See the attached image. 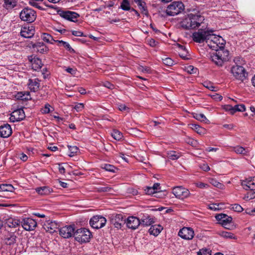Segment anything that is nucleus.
<instances>
[{
	"label": "nucleus",
	"instance_id": "f257e3e1",
	"mask_svg": "<svg viewBox=\"0 0 255 255\" xmlns=\"http://www.w3.org/2000/svg\"><path fill=\"white\" fill-rule=\"evenodd\" d=\"M208 36L206 43L215 51L210 54V59L217 66L222 67L229 59V51L224 49L225 41L222 37L213 34L212 31Z\"/></svg>",
	"mask_w": 255,
	"mask_h": 255
},
{
	"label": "nucleus",
	"instance_id": "f03ea898",
	"mask_svg": "<svg viewBox=\"0 0 255 255\" xmlns=\"http://www.w3.org/2000/svg\"><path fill=\"white\" fill-rule=\"evenodd\" d=\"M204 20V16L190 13L181 22V26L187 30L194 29L198 27Z\"/></svg>",
	"mask_w": 255,
	"mask_h": 255
},
{
	"label": "nucleus",
	"instance_id": "7ed1b4c3",
	"mask_svg": "<svg viewBox=\"0 0 255 255\" xmlns=\"http://www.w3.org/2000/svg\"><path fill=\"white\" fill-rule=\"evenodd\" d=\"M75 240L81 243L89 242L91 238V232L86 228L77 229L75 233Z\"/></svg>",
	"mask_w": 255,
	"mask_h": 255
},
{
	"label": "nucleus",
	"instance_id": "20e7f679",
	"mask_svg": "<svg viewBox=\"0 0 255 255\" xmlns=\"http://www.w3.org/2000/svg\"><path fill=\"white\" fill-rule=\"evenodd\" d=\"M231 72L236 80L242 82L246 80L248 76V73L246 72L245 69L238 65L233 66Z\"/></svg>",
	"mask_w": 255,
	"mask_h": 255
},
{
	"label": "nucleus",
	"instance_id": "39448f33",
	"mask_svg": "<svg viewBox=\"0 0 255 255\" xmlns=\"http://www.w3.org/2000/svg\"><path fill=\"white\" fill-rule=\"evenodd\" d=\"M19 16L21 20L31 23L36 19V14L31 8L25 7L20 12Z\"/></svg>",
	"mask_w": 255,
	"mask_h": 255
},
{
	"label": "nucleus",
	"instance_id": "423d86ee",
	"mask_svg": "<svg viewBox=\"0 0 255 255\" xmlns=\"http://www.w3.org/2000/svg\"><path fill=\"white\" fill-rule=\"evenodd\" d=\"M183 9L184 5L182 2L174 1L167 6L166 12L168 15L174 16L181 12Z\"/></svg>",
	"mask_w": 255,
	"mask_h": 255
},
{
	"label": "nucleus",
	"instance_id": "0eeeda50",
	"mask_svg": "<svg viewBox=\"0 0 255 255\" xmlns=\"http://www.w3.org/2000/svg\"><path fill=\"white\" fill-rule=\"evenodd\" d=\"M211 31L199 29L198 31L195 32L192 34L193 40L198 43L207 42L208 35L210 33Z\"/></svg>",
	"mask_w": 255,
	"mask_h": 255
},
{
	"label": "nucleus",
	"instance_id": "6e6552de",
	"mask_svg": "<svg viewBox=\"0 0 255 255\" xmlns=\"http://www.w3.org/2000/svg\"><path fill=\"white\" fill-rule=\"evenodd\" d=\"M107 222L106 219L102 216H95L90 220L91 226L96 229H100L103 227Z\"/></svg>",
	"mask_w": 255,
	"mask_h": 255
},
{
	"label": "nucleus",
	"instance_id": "1a4fd4ad",
	"mask_svg": "<svg viewBox=\"0 0 255 255\" xmlns=\"http://www.w3.org/2000/svg\"><path fill=\"white\" fill-rule=\"evenodd\" d=\"M57 13L61 17L74 22H76L77 18L80 17L78 13L69 10H59L57 11Z\"/></svg>",
	"mask_w": 255,
	"mask_h": 255
},
{
	"label": "nucleus",
	"instance_id": "9d476101",
	"mask_svg": "<svg viewBox=\"0 0 255 255\" xmlns=\"http://www.w3.org/2000/svg\"><path fill=\"white\" fill-rule=\"evenodd\" d=\"M172 193L176 198L181 200L187 198L190 195V191L182 186L174 187L172 189Z\"/></svg>",
	"mask_w": 255,
	"mask_h": 255
},
{
	"label": "nucleus",
	"instance_id": "9b49d317",
	"mask_svg": "<svg viewBox=\"0 0 255 255\" xmlns=\"http://www.w3.org/2000/svg\"><path fill=\"white\" fill-rule=\"evenodd\" d=\"M60 235L64 238H69L75 235V228L73 226H65L58 229Z\"/></svg>",
	"mask_w": 255,
	"mask_h": 255
},
{
	"label": "nucleus",
	"instance_id": "f8f14e48",
	"mask_svg": "<svg viewBox=\"0 0 255 255\" xmlns=\"http://www.w3.org/2000/svg\"><path fill=\"white\" fill-rule=\"evenodd\" d=\"M25 117L23 109L20 108L13 111L10 114L9 120L14 123L23 120Z\"/></svg>",
	"mask_w": 255,
	"mask_h": 255
},
{
	"label": "nucleus",
	"instance_id": "ddd939ff",
	"mask_svg": "<svg viewBox=\"0 0 255 255\" xmlns=\"http://www.w3.org/2000/svg\"><path fill=\"white\" fill-rule=\"evenodd\" d=\"M178 235L183 239L190 240L193 238L194 232L191 228L184 227L180 230Z\"/></svg>",
	"mask_w": 255,
	"mask_h": 255
},
{
	"label": "nucleus",
	"instance_id": "4468645a",
	"mask_svg": "<svg viewBox=\"0 0 255 255\" xmlns=\"http://www.w3.org/2000/svg\"><path fill=\"white\" fill-rule=\"evenodd\" d=\"M21 225L23 229L26 231H32L37 226L36 221L32 218H25L21 222Z\"/></svg>",
	"mask_w": 255,
	"mask_h": 255
},
{
	"label": "nucleus",
	"instance_id": "2eb2a0df",
	"mask_svg": "<svg viewBox=\"0 0 255 255\" xmlns=\"http://www.w3.org/2000/svg\"><path fill=\"white\" fill-rule=\"evenodd\" d=\"M111 221L115 227L118 229L121 228L122 225L126 222V220L124 219L123 215L121 214L112 215Z\"/></svg>",
	"mask_w": 255,
	"mask_h": 255
},
{
	"label": "nucleus",
	"instance_id": "dca6fc26",
	"mask_svg": "<svg viewBox=\"0 0 255 255\" xmlns=\"http://www.w3.org/2000/svg\"><path fill=\"white\" fill-rule=\"evenodd\" d=\"M126 224L128 228L135 230L140 225V220L136 217L130 216L127 218Z\"/></svg>",
	"mask_w": 255,
	"mask_h": 255
},
{
	"label": "nucleus",
	"instance_id": "f3484780",
	"mask_svg": "<svg viewBox=\"0 0 255 255\" xmlns=\"http://www.w3.org/2000/svg\"><path fill=\"white\" fill-rule=\"evenodd\" d=\"M254 177H250L241 182V185L246 190H255V183H254Z\"/></svg>",
	"mask_w": 255,
	"mask_h": 255
},
{
	"label": "nucleus",
	"instance_id": "a211bd4d",
	"mask_svg": "<svg viewBox=\"0 0 255 255\" xmlns=\"http://www.w3.org/2000/svg\"><path fill=\"white\" fill-rule=\"evenodd\" d=\"M35 29L33 26H23L21 27L20 35L21 36L29 38L34 34Z\"/></svg>",
	"mask_w": 255,
	"mask_h": 255
},
{
	"label": "nucleus",
	"instance_id": "6ab92c4d",
	"mask_svg": "<svg viewBox=\"0 0 255 255\" xmlns=\"http://www.w3.org/2000/svg\"><path fill=\"white\" fill-rule=\"evenodd\" d=\"M43 227L46 232L53 233L59 229V225L55 221L47 220L44 224Z\"/></svg>",
	"mask_w": 255,
	"mask_h": 255
},
{
	"label": "nucleus",
	"instance_id": "aec40b11",
	"mask_svg": "<svg viewBox=\"0 0 255 255\" xmlns=\"http://www.w3.org/2000/svg\"><path fill=\"white\" fill-rule=\"evenodd\" d=\"M12 133L11 126L8 124H4L0 127V136L3 138L9 137Z\"/></svg>",
	"mask_w": 255,
	"mask_h": 255
},
{
	"label": "nucleus",
	"instance_id": "412c9836",
	"mask_svg": "<svg viewBox=\"0 0 255 255\" xmlns=\"http://www.w3.org/2000/svg\"><path fill=\"white\" fill-rule=\"evenodd\" d=\"M32 47L35 51L42 54L47 53L49 50L48 48L42 42H38L33 44Z\"/></svg>",
	"mask_w": 255,
	"mask_h": 255
},
{
	"label": "nucleus",
	"instance_id": "4be33fe9",
	"mask_svg": "<svg viewBox=\"0 0 255 255\" xmlns=\"http://www.w3.org/2000/svg\"><path fill=\"white\" fill-rule=\"evenodd\" d=\"M135 3L139 9H140L141 13L145 15H148V11L146 6V3L144 0H132Z\"/></svg>",
	"mask_w": 255,
	"mask_h": 255
},
{
	"label": "nucleus",
	"instance_id": "5701e85b",
	"mask_svg": "<svg viewBox=\"0 0 255 255\" xmlns=\"http://www.w3.org/2000/svg\"><path fill=\"white\" fill-rule=\"evenodd\" d=\"M140 220V225L144 226H149L155 222L154 218L147 214L143 215Z\"/></svg>",
	"mask_w": 255,
	"mask_h": 255
},
{
	"label": "nucleus",
	"instance_id": "b1692460",
	"mask_svg": "<svg viewBox=\"0 0 255 255\" xmlns=\"http://www.w3.org/2000/svg\"><path fill=\"white\" fill-rule=\"evenodd\" d=\"M216 217L217 220L222 222V225L225 228L229 229L228 227H226V226L227 225L228 223H230L232 222V218L231 217H229L225 214H221L217 215Z\"/></svg>",
	"mask_w": 255,
	"mask_h": 255
},
{
	"label": "nucleus",
	"instance_id": "393cba45",
	"mask_svg": "<svg viewBox=\"0 0 255 255\" xmlns=\"http://www.w3.org/2000/svg\"><path fill=\"white\" fill-rule=\"evenodd\" d=\"M40 81L38 79H29L28 86L31 91L35 92L37 91L40 86Z\"/></svg>",
	"mask_w": 255,
	"mask_h": 255
},
{
	"label": "nucleus",
	"instance_id": "a878e982",
	"mask_svg": "<svg viewBox=\"0 0 255 255\" xmlns=\"http://www.w3.org/2000/svg\"><path fill=\"white\" fill-rule=\"evenodd\" d=\"M35 191L38 194L42 196L48 195L53 191L52 188L45 186L36 188Z\"/></svg>",
	"mask_w": 255,
	"mask_h": 255
},
{
	"label": "nucleus",
	"instance_id": "bb28decb",
	"mask_svg": "<svg viewBox=\"0 0 255 255\" xmlns=\"http://www.w3.org/2000/svg\"><path fill=\"white\" fill-rule=\"evenodd\" d=\"M179 55L183 59L188 60L190 59L188 50L184 46L179 45Z\"/></svg>",
	"mask_w": 255,
	"mask_h": 255
},
{
	"label": "nucleus",
	"instance_id": "cd10ccee",
	"mask_svg": "<svg viewBox=\"0 0 255 255\" xmlns=\"http://www.w3.org/2000/svg\"><path fill=\"white\" fill-rule=\"evenodd\" d=\"M163 230V228L159 225H152L148 230V232L150 235L157 236Z\"/></svg>",
	"mask_w": 255,
	"mask_h": 255
},
{
	"label": "nucleus",
	"instance_id": "c85d7f7f",
	"mask_svg": "<svg viewBox=\"0 0 255 255\" xmlns=\"http://www.w3.org/2000/svg\"><path fill=\"white\" fill-rule=\"evenodd\" d=\"M6 224L10 228H15L20 225L21 222L18 219L10 218L6 220Z\"/></svg>",
	"mask_w": 255,
	"mask_h": 255
},
{
	"label": "nucleus",
	"instance_id": "c756f323",
	"mask_svg": "<svg viewBox=\"0 0 255 255\" xmlns=\"http://www.w3.org/2000/svg\"><path fill=\"white\" fill-rule=\"evenodd\" d=\"M15 97L18 99L21 100L22 101H27L31 99V97L30 96L29 92H20L17 93L16 95L15 96Z\"/></svg>",
	"mask_w": 255,
	"mask_h": 255
},
{
	"label": "nucleus",
	"instance_id": "7c9ffc66",
	"mask_svg": "<svg viewBox=\"0 0 255 255\" xmlns=\"http://www.w3.org/2000/svg\"><path fill=\"white\" fill-rule=\"evenodd\" d=\"M190 128L193 130H195L197 133L199 134H204L206 133V130L205 128L201 127L198 125L192 124L190 125Z\"/></svg>",
	"mask_w": 255,
	"mask_h": 255
},
{
	"label": "nucleus",
	"instance_id": "2f4dec72",
	"mask_svg": "<svg viewBox=\"0 0 255 255\" xmlns=\"http://www.w3.org/2000/svg\"><path fill=\"white\" fill-rule=\"evenodd\" d=\"M42 66V62L38 58H34L31 60V66L34 70H37L41 68Z\"/></svg>",
	"mask_w": 255,
	"mask_h": 255
},
{
	"label": "nucleus",
	"instance_id": "473e14b6",
	"mask_svg": "<svg viewBox=\"0 0 255 255\" xmlns=\"http://www.w3.org/2000/svg\"><path fill=\"white\" fill-rule=\"evenodd\" d=\"M193 117L197 120L205 123H208L209 120L203 114L193 113Z\"/></svg>",
	"mask_w": 255,
	"mask_h": 255
},
{
	"label": "nucleus",
	"instance_id": "72a5a7b5",
	"mask_svg": "<svg viewBox=\"0 0 255 255\" xmlns=\"http://www.w3.org/2000/svg\"><path fill=\"white\" fill-rule=\"evenodd\" d=\"M17 1L16 0H4V7L6 9H11L16 6Z\"/></svg>",
	"mask_w": 255,
	"mask_h": 255
},
{
	"label": "nucleus",
	"instance_id": "f704fd0d",
	"mask_svg": "<svg viewBox=\"0 0 255 255\" xmlns=\"http://www.w3.org/2000/svg\"><path fill=\"white\" fill-rule=\"evenodd\" d=\"M180 156V153L175 151H169L167 152V157L171 160H176Z\"/></svg>",
	"mask_w": 255,
	"mask_h": 255
},
{
	"label": "nucleus",
	"instance_id": "c9c22d12",
	"mask_svg": "<svg viewBox=\"0 0 255 255\" xmlns=\"http://www.w3.org/2000/svg\"><path fill=\"white\" fill-rule=\"evenodd\" d=\"M16 236L14 234L9 235V237L5 238V243L8 245L14 244L16 242Z\"/></svg>",
	"mask_w": 255,
	"mask_h": 255
},
{
	"label": "nucleus",
	"instance_id": "e433bc0d",
	"mask_svg": "<svg viewBox=\"0 0 255 255\" xmlns=\"http://www.w3.org/2000/svg\"><path fill=\"white\" fill-rule=\"evenodd\" d=\"M120 7L123 10L126 11L130 10L131 9L129 0H123Z\"/></svg>",
	"mask_w": 255,
	"mask_h": 255
},
{
	"label": "nucleus",
	"instance_id": "4c0bfd02",
	"mask_svg": "<svg viewBox=\"0 0 255 255\" xmlns=\"http://www.w3.org/2000/svg\"><path fill=\"white\" fill-rule=\"evenodd\" d=\"M111 135L117 140H121L123 137L122 133L117 129H114L113 130L111 133Z\"/></svg>",
	"mask_w": 255,
	"mask_h": 255
},
{
	"label": "nucleus",
	"instance_id": "58836bf2",
	"mask_svg": "<svg viewBox=\"0 0 255 255\" xmlns=\"http://www.w3.org/2000/svg\"><path fill=\"white\" fill-rule=\"evenodd\" d=\"M55 41L58 43V45L59 46H62L70 51H73V49L71 48V47L70 46V44L68 43L65 42L64 41H62V40H55Z\"/></svg>",
	"mask_w": 255,
	"mask_h": 255
},
{
	"label": "nucleus",
	"instance_id": "ea45409f",
	"mask_svg": "<svg viewBox=\"0 0 255 255\" xmlns=\"http://www.w3.org/2000/svg\"><path fill=\"white\" fill-rule=\"evenodd\" d=\"M69 150L70 151V154L69 156L73 157L75 156L79 151V148L76 146H68Z\"/></svg>",
	"mask_w": 255,
	"mask_h": 255
},
{
	"label": "nucleus",
	"instance_id": "a19ab883",
	"mask_svg": "<svg viewBox=\"0 0 255 255\" xmlns=\"http://www.w3.org/2000/svg\"><path fill=\"white\" fill-rule=\"evenodd\" d=\"M219 235L223 237L229 238V239H234L235 237L233 233L231 232H228L227 231H220L219 232Z\"/></svg>",
	"mask_w": 255,
	"mask_h": 255
},
{
	"label": "nucleus",
	"instance_id": "79ce46f5",
	"mask_svg": "<svg viewBox=\"0 0 255 255\" xmlns=\"http://www.w3.org/2000/svg\"><path fill=\"white\" fill-rule=\"evenodd\" d=\"M102 167L106 171H110L111 172H115V171L116 170V168L114 165L109 164H103Z\"/></svg>",
	"mask_w": 255,
	"mask_h": 255
},
{
	"label": "nucleus",
	"instance_id": "37998d69",
	"mask_svg": "<svg viewBox=\"0 0 255 255\" xmlns=\"http://www.w3.org/2000/svg\"><path fill=\"white\" fill-rule=\"evenodd\" d=\"M255 198V192L254 190H250L245 195L244 199L246 200H250Z\"/></svg>",
	"mask_w": 255,
	"mask_h": 255
},
{
	"label": "nucleus",
	"instance_id": "c03bdc74",
	"mask_svg": "<svg viewBox=\"0 0 255 255\" xmlns=\"http://www.w3.org/2000/svg\"><path fill=\"white\" fill-rule=\"evenodd\" d=\"M42 39L43 40V41L50 43H52V41L54 40L51 35L45 33H43L42 35Z\"/></svg>",
	"mask_w": 255,
	"mask_h": 255
},
{
	"label": "nucleus",
	"instance_id": "a18cd8bd",
	"mask_svg": "<svg viewBox=\"0 0 255 255\" xmlns=\"http://www.w3.org/2000/svg\"><path fill=\"white\" fill-rule=\"evenodd\" d=\"M211 252L210 249L203 248L197 252V255H211Z\"/></svg>",
	"mask_w": 255,
	"mask_h": 255
},
{
	"label": "nucleus",
	"instance_id": "49530a36",
	"mask_svg": "<svg viewBox=\"0 0 255 255\" xmlns=\"http://www.w3.org/2000/svg\"><path fill=\"white\" fill-rule=\"evenodd\" d=\"M42 0H30L29 1V3L30 5L35 7L39 9H43L42 6L40 5V3L39 1H41Z\"/></svg>",
	"mask_w": 255,
	"mask_h": 255
},
{
	"label": "nucleus",
	"instance_id": "de8ad7c7",
	"mask_svg": "<svg viewBox=\"0 0 255 255\" xmlns=\"http://www.w3.org/2000/svg\"><path fill=\"white\" fill-rule=\"evenodd\" d=\"M233 112L234 113L237 111L244 112L246 110L245 106L244 105H236L233 106Z\"/></svg>",
	"mask_w": 255,
	"mask_h": 255
},
{
	"label": "nucleus",
	"instance_id": "09e8293b",
	"mask_svg": "<svg viewBox=\"0 0 255 255\" xmlns=\"http://www.w3.org/2000/svg\"><path fill=\"white\" fill-rule=\"evenodd\" d=\"M14 187L11 184H2V191H8L13 192L14 190Z\"/></svg>",
	"mask_w": 255,
	"mask_h": 255
},
{
	"label": "nucleus",
	"instance_id": "8fccbe9b",
	"mask_svg": "<svg viewBox=\"0 0 255 255\" xmlns=\"http://www.w3.org/2000/svg\"><path fill=\"white\" fill-rule=\"evenodd\" d=\"M98 190L101 192H109L112 191V188L109 186L105 185L104 186L98 188Z\"/></svg>",
	"mask_w": 255,
	"mask_h": 255
},
{
	"label": "nucleus",
	"instance_id": "3c124183",
	"mask_svg": "<svg viewBox=\"0 0 255 255\" xmlns=\"http://www.w3.org/2000/svg\"><path fill=\"white\" fill-rule=\"evenodd\" d=\"M221 205H222V204L213 203V204H210L209 206V208L210 209H211L212 210L216 211V210H219L220 209H221Z\"/></svg>",
	"mask_w": 255,
	"mask_h": 255
},
{
	"label": "nucleus",
	"instance_id": "603ef678",
	"mask_svg": "<svg viewBox=\"0 0 255 255\" xmlns=\"http://www.w3.org/2000/svg\"><path fill=\"white\" fill-rule=\"evenodd\" d=\"M234 151L235 152H236L237 153H239V154H246V149L242 146H236V147H234Z\"/></svg>",
	"mask_w": 255,
	"mask_h": 255
},
{
	"label": "nucleus",
	"instance_id": "864d4df0",
	"mask_svg": "<svg viewBox=\"0 0 255 255\" xmlns=\"http://www.w3.org/2000/svg\"><path fill=\"white\" fill-rule=\"evenodd\" d=\"M50 108L51 106L49 104H46L44 107L41 109V112L42 114H48L51 112Z\"/></svg>",
	"mask_w": 255,
	"mask_h": 255
},
{
	"label": "nucleus",
	"instance_id": "5fc2aeb1",
	"mask_svg": "<svg viewBox=\"0 0 255 255\" xmlns=\"http://www.w3.org/2000/svg\"><path fill=\"white\" fill-rule=\"evenodd\" d=\"M163 63L169 66H171L174 64V61L170 58H165L163 59Z\"/></svg>",
	"mask_w": 255,
	"mask_h": 255
},
{
	"label": "nucleus",
	"instance_id": "6e6d98bb",
	"mask_svg": "<svg viewBox=\"0 0 255 255\" xmlns=\"http://www.w3.org/2000/svg\"><path fill=\"white\" fill-rule=\"evenodd\" d=\"M232 209L236 212H241L243 210V208L239 204H235L232 205Z\"/></svg>",
	"mask_w": 255,
	"mask_h": 255
},
{
	"label": "nucleus",
	"instance_id": "4d7b16f0",
	"mask_svg": "<svg viewBox=\"0 0 255 255\" xmlns=\"http://www.w3.org/2000/svg\"><path fill=\"white\" fill-rule=\"evenodd\" d=\"M144 191L145 193L148 195H152L156 193L152 187H146Z\"/></svg>",
	"mask_w": 255,
	"mask_h": 255
},
{
	"label": "nucleus",
	"instance_id": "13d9d810",
	"mask_svg": "<svg viewBox=\"0 0 255 255\" xmlns=\"http://www.w3.org/2000/svg\"><path fill=\"white\" fill-rule=\"evenodd\" d=\"M203 85L205 87L207 88L211 91H215V87L213 86L212 83L205 82L204 83Z\"/></svg>",
	"mask_w": 255,
	"mask_h": 255
},
{
	"label": "nucleus",
	"instance_id": "bf43d9fd",
	"mask_svg": "<svg viewBox=\"0 0 255 255\" xmlns=\"http://www.w3.org/2000/svg\"><path fill=\"white\" fill-rule=\"evenodd\" d=\"M17 157L22 161H26L28 159L27 156L23 153H18L17 154Z\"/></svg>",
	"mask_w": 255,
	"mask_h": 255
},
{
	"label": "nucleus",
	"instance_id": "052dcab7",
	"mask_svg": "<svg viewBox=\"0 0 255 255\" xmlns=\"http://www.w3.org/2000/svg\"><path fill=\"white\" fill-rule=\"evenodd\" d=\"M74 109L77 112H80L84 109V105L82 103H78L75 106Z\"/></svg>",
	"mask_w": 255,
	"mask_h": 255
},
{
	"label": "nucleus",
	"instance_id": "680f3d73",
	"mask_svg": "<svg viewBox=\"0 0 255 255\" xmlns=\"http://www.w3.org/2000/svg\"><path fill=\"white\" fill-rule=\"evenodd\" d=\"M196 186L201 189L207 188L209 187V185L203 182H198L196 183Z\"/></svg>",
	"mask_w": 255,
	"mask_h": 255
},
{
	"label": "nucleus",
	"instance_id": "e2e57ef3",
	"mask_svg": "<svg viewBox=\"0 0 255 255\" xmlns=\"http://www.w3.org/2000/svg\"><path fill=\"white\" fill-rule=\"evenodd\" d=\"M187 72L190 74L196 73L197 69L195 68L193 66L190 65L187 68Z\"/></svg>",
	"mask_w": 255,
	"mask_h": 255
},
{
	"label": "nucleus",
	"instance_id": "0e129e2a",
	"mask_svg": "<svg viewBox=\"0 0 255 255\" xmlns=\"http://www.w3.org/2000/svg\"><path fill=\"white\" fill-rule=\"evenodd\" d=\"M187 142L193 146H196L197 144V141L193 138H189Z\"/></svg>",
	"mask_w": 255,
	"mask_h": 255
},
{
	"label": "nucleus",
	"instance_id": "69168bd1",
	"mask_svg": "<svg viewBox=\"0 0 255 255\" xmlns=\"http://www.w3.org/2000/svg\"><path fill=\"white\" fill-rule=\"evenodd\" d=\"M211 183L214 186L220 188L222 186V184L217 181L212 179L211 181Z\"/></svg>",
	"mask_w": 255,
	"mask_h": 255
},
{
	"label": "nucleus",
	"instance_id": "338daca9",
	"mask_svg": "<svg viewBox=\"0 0 255 255\" xmlns=\"http://www.w3.org/2000/svg\"><path fill=\"white\" fill-rule=\"evenodd\" d=\"M148 44L152 47H154L156 45L155 40L152 38H150L147 40Z\"/></svg>",
	"mask_w": 255,
	"mask_h": 255
},
{
	"label": "nucleus",
	"instance_id": "774afa93",
	"mask_svg": "<svg viewBox=\"0 0 255 255\" xmlns=\"http://www.w3.org/2000/svg\"><path fill=\"white\" fill-rule=\"evenodd\" d=\"M72 33L73 35L76 36H83V33L81 31L73 30L72 31Z\"/></svg>",
	"mask_w": 255,
	"mask_h": 255
}]
</instances>
